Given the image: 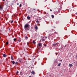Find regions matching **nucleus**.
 <instances>
[{
  "label": "nucleus",
  "mask_w": 77,
  "mask_h": 77,
  "mask_svg": "<svg viewBox=\"0 0 77 77\" xmlns=\"http://www.w3.org/2000/svg\"><path fill=\"white\" fill-rule=\"evenodd\" d=\"M29 24H26L24 26V29L26 32H27V30H30V29L29 28Z\"/></svg>",
  "instance_id": "obj_1"
},
{
  "label": "nucleus",
  "mask_w": 77,
  "mask_h": 77,
  "mask_svg": "<svg viewBox=\"0 0 77 77\" xmlns=\"http://www.w3.org/2000/svg\"><path fill=\"white\" fill-rule=\"evenodd\" d=\"M3 9V5H0V11H2Z\"/></svg>",
  "instance_id": "obj_2"
},
{
  "label": "nucleus",
  "mask_w": 77,
  "mask_h": 77,
  "mask_svg": "<svg viewBox=\"0 0 77 77\" xmlns=\"http://www.w3.org/2000/svg\"><path fill=\"white\" fill-rule=\"evenodd\" d=\"M38 48H41V43H38Z\"/></svg>",
  "instance_id": "obj_3"
},
{
  "label": "nucleus",
  "mask_w": 77,
  "mask_h": 77,
  "mask_svg": "<svg viewBox=\"0 0 77 77\" xmlns=\"http://www.w3.org/2000/svg\"><path fill=\"white\" fill-rule=\"evenodd\" d=\"M69 67H70V68L72 66V64H69Z\"/></svg>",
  "instance_id": "obj_4"
},
{
  "label": "nucleus",
  "mask_w": 77,
  "mask_h": 77,
  "mask_svg": "<svg viewBox=\"0 0 77 77\" xmlns=\"http://www.w3.org/2000/svg\"><path fill=\"white\" fill-rule=\"evenodd\" d=\"M31 72L32 73V74H33V75H35V72L34 71H32Z\"/></svg>",
  "instance_id": "obj_5"
},
{
  "label": "nucleus",
  "mask_w": 77,
  "mask_h": 77,
  "mask_svg": "<svg viewBox=\"0 0 77 77\" xmlns=\"http://www.w3.org/2000/svg\"><path fill=\"white\" fill-rule=\"evenodd\" d=\"M35 29H36V30H38V26H36L35 27Z\"/></svg>",
  "instance_id": "obj_6"
},
{
  "label": "nucleus",
  "mask_w": 77,
  "mask_h": 77,
  "mask_svg": "<svg viewBox=\"0 0 77 77\" xmlns=\"http://www.w3.org/2000/svg\"><path fill=\"white\" fill-rule=\"evenodd\" d=\"M59 44L58 43H56V45H55V46L56 47V46H59Z\"/></svg>",
  "instance_id": "obj_7"
},
{
  "label": "nucleus",
  "mask_w": 77,
  "mask_h": 77,
  "mask_svg": "<svg viewBox=\"0 0 77 77\" xmlns=\"http://www.w3.org/2000/svg\"><path fill=\"white\" fill-rule=\"evenodd\" d=\"M9 23H12L13 22H14V20H10L9 21Z\"/></svg>",
  "instance_id": "obj_8"
},
{
  "label": "nucleus",
  "mask_w": 77,
  "mask_h": 77,
  "mask_svg": "<svg viewBox=\"0 0 77 77\" xmlns=\"http://www.w3.org/2000/svg\"><path fill=\"white\" fill-rule=\"evenodd\" d=\"M27 18L28 20H30V17H29V16H28L27 17Z\"/></svg>",
  "instance_id": "obj_9"
},
{
  "label": "nucleus",
  "mask_w": 77,
  "mask_h": 77,
  "mask_svg": "<svg viewBox=\"0 0 77 77\" xmlns=\"http://www.w3.org/2000/svg\"><path fill=\"white\" fill-rule=\"evenodd\" d=\"M6 55L5 54H3V57H6Z\"/></svg>",
  "instance_id": "obj_10"
},
{
  "label": "nucleus",
  "mask_w": 77,
  "mask_h": 77,
  "mask_svg": "<svg viewBox=\"0 0 77 77\" xmlns=\"http://www.w3.org/2000/svg\"><path fill=\"white\" fill-rule=\"evenodd\" d=\"M57 62V60H56L55 61H54V63H56Z\"/></svg>",
  "instance_id": "obj_11"
},
{
  "label": "nucleus",
  "mask_w": 77,
  "mask_h": 77,
  "mask_svg": "<svg viewBox=\"0 0 77 77\" xmlns=\"http://www.w3.org/2000/svg\"><path fill=\"white\" fill-rule=\"evenodd\" d=\"M61 65V63H59V64L58 65V66H60Z\"/></svg>",
  "instance_id": "obj_12"
},
{
  "label": "nucleus",
  "mask_w": 77,
  "mask_h": 77,
  "mask_svg": "<svg viewBox=\"0 0 77 77\" xmlns=\"http://www.w3.org/2000/svg\"><path fill=\"white\" fill-rule=\"evenodd\" d=\"M12 64H13V65H14V64H15V61H12Z\"/></svg>",
  "instance_id": "obj_13"
},
{
  "label": "nucleus",
  "mask_w": 77,
  "mask_h": 77,
  "mask_svg": "<svg viewBox=\"0 0 77 77\" xmlns=\"http://www.w3.org/2000/svg\"><path fill=\"white\" fill-rule=\"evenodd\" d=\"M42 41H45V39L44 38H42Z\"/></svg>",
  "instance_id": "obj_14"
},
{
  "label": "nucleus",
  "mask_w": 77,
  "mask_h": 77,
  "mask_svg": "<svg viewBox=\"0 0 77 77\" xmlns=\"http://www.w3.org/2000/svg\"><path fill=\"white\" fill-rule=\"evenodd\" d=\"M11 60H14V58H13V57L11 56Z\"/></svg>",
  "instance_id": "obj_15"
},
{
  "label": "nucleus",
  "mask_w": 77,
  "mask_h": 77,
  "mask_svg": "<svg viewBox=\"0 0 77 77\" xmlns=\"http://www.w3.org/2000/svg\"><path fill=\"white\" fill-rule=\"evenodd\" d=\"M18 70L17 72L16 73V75H18Z\"/></svg>",
  "instance_id": "obj_16"
},
{
  "label": "nucleus",
  "mask_w": 77,
  "mask_h": 77,
  "mask_svg": "<svg viewBox=\"0 0 77 77\" xmlns=\"http://www.w3.org/2000/svg\"><path fill=\"white\" fill-rule=\"evenodd\" d=\"M51 17L53 18H54V15H52Z\"/></svg>",
  "instance_id": "obj_17"
},
{
  "label": "nucleus",
  "mask_w": 77,
  "mask_h": 77,
  "mask_svg": "<svg viewBox=\"0 0 77 77\" xmlns=\"http://www.w3.org/2000/svg\"><path fill=\"white\" fill-rule=\"evenodd\" d=\"M56 43L54 44H53V46H56Z\"/></svg>",
  "instance_id": "obj_18"
},
{
  "label": "nucleus",
  "mask_w": 77,
  "mask_h": 77,
  "mask_svg": "<svg viewBox=\"0 0 77 77\" xmlns=\"http://www.w3.org/2000/svg\"><path fill=\"white\" fill-rule=\"evenodd\" d=\"M33 43L34 44H36V42H35L34 41H33Z\"/></svg>",
  "instance_id": "obj_19"
},
{
  "label": "nucleus",
  "mask_w": 77,
  "mask_h": 77,
  "mask_svg": "<svg viewBox=\"0 0 77 77\" xmlns=\"http://www.w3.org/2000/svg\"><path fill=\"white\" fill-rule=\"evenodd\" d=\"M36 22L37 23H39V21H38V20H37L36 21Z\"/></svg>",
  "instance_id": "obj_20"
},
{
  "label": "nucleus",
  "mask_w": 77,
  "mask_h": 77,
  "mask_svg": "<svg viewBox=\"0 0 77 77\" xmlns=\"http://www.w3.org/2000/svg\"><path fill=\"white\" fill-rule=\"evenodd\" d=\"M20 75H23V72H20Z\"/></svg>",
  "instance_id": "obj_21"
},
{
  "label": "nucleus",
  "mask_w": 77,
  "mask_h": 77,
  "mask_svg": "<svg viewBox=\"0 0 77 77\" xmlns=\"http://www.w3.org/2000/svg\"><path fill=\"white\" fill-rule=\"evenodd\" d=\"M25 38H26V39H27V38H28V37H27V36H25Z\"/></svg>",
  "instance_id": "obj_22"
},
{
  "label": "nucleus",
  "mask_w": 77,
  "mask_h": 77,
  "mask_svg": "<svg viewBox=\"0 0 77 77\" xmlns=\"http://www.w3.org/2000/svg\"><path fill=\"white\" fill-rule=\"evenodd\" d=\"M16 65H17L18 64V62H16L15 63Z\"/></svg>",
  "instance_id": "obj_23"
},
{
  "label": "nucleus",
  "mask_w": 77,
  "mask_h": 77,
  "mask_svg": "<svg viewBox=\"0 0 77 77\" xmlns=\"http://www.w3.org/2000/svg\"><path fill=\"white\" fill-rule=\"evenodd\" d=\"M14 41H16V38H14Z\"/></svg>",
  "instance_id": "obj_24"
},
{
  "label": "nucleus",
  "mask_w": 77,
  "mask_h": 77,
  "mask_svg": "<svg viewBox=\"0 0 77 77\" xmlns=\"http://www.w3.org/2000/svg\"><path fill=\"white\" fill-rule=\"evenodd\" d=\"M6 45H8V42H6Z\"/></svg>",
  "instance_id": "obj_25"
},
{
  "label": "nucleus",
  "mask_w": 77,
  "mask_h": 77,
  "mask_svg": "<svg viewBox=\"0 0 77 77\" xmlns=\"http://www.w3.org/2000/svg\"><path fill=\"white\" fill-rule=\"evenodd\" d=\"M18 41L19 42H21V40L19 39L18 40Z\"/></svg>",
  "instance_id": "obj_26"
},
{
  "label": "nucleus",
  "mask_w": 77,
  "mask_h": 77,
  "mask_svg": "<svg viewBox=\"0 0 77 77\" xmlns=\"http://www.w3.org/2000/svg\"><path fill=\"white\" fill-rule=\"evenodd\" d=\"M19 62H21V61L20 60H19Z\"/></svg>",
  "instance_id": "obj_27"
},
{
  "label": "nucleus",
  "mask_w": 77,
  "mask_h": 77,
  "mask_svg": "<svg viewBox=\"0 0 77 77\" xmlns=\"http://www.w3.org/2000/svg\"><path fill=\"white\" fill-rule=\"evenodd\" d=\"M44 46H45V47H46L47 46V45L46 44H45L44 45Z\"/></svg>",
  "instance_id": "obj_28"
},
{
  "label": "nucleus",
  "mask_w": 77,
  "mask_h": 77,
  "mask_svg": "<svg viewBox=\"0 0 77 77\" xmlns=\"http://www.w3.org/2000/svg\"><path fill=\"white\" fill-rule=\"evenodd\" d=\"M20 7H21V4H20Z\"/></svg>",
  "instance_id": "obj_29"
},
{
  "label": "nucleus",
  "mask_w": 77,
  "mask_h": 77,
  "mask_svg": "<svg viewBox=\"0 0 77 77\" xmlns=\"http://www.w3.org/2000/svg\"><path fill=\"white\" fill-rule=\"evenodd\" d=\"M35 10V11H36V10L35 9H34V8H33V11H34Z\"/></svg>",
  "instance_id": "obj_30"
},
{
  "label": "nucleus",
  "mask_w": 77,
  "mask_h": 77,
  "mask_svg": "<svg viewBox=\"0 0 77 77\" xmlns=\"http://www.w3.org/2000/svg\"><path fill=\"white\" fill-rule=\"evenodd\" d=\"M27 44L28 45H29V43L28 42L27 43Z\"/></svg>",
  "instance_id": "obj_31"
},
{
  "label": "nucleus",
  "mask_w": 77,
  "mask_h": 77,
  "mask_svg": "<svg viewBox=\"0 0 77 77\" xmlns=\"http://www.w3.org/2000/svg\"><path fill=\"white\" fill-rule=\"evenodd\" d=\"M50 11H51H51H52V10L50 9Z\"/></svg>",
  "instance_id": "obj_32"
},
{
  "label": "nucleus",
  "mask_w": 77,
  "mask_h": 77,
  "mask_svg": "<svg viewBox=\"0 0 77 77\" xmlns=\"http://www.w3.org/2000/svg\"><path fill=\"white\" fill-rule=\"evenodd\" d=\"M76 57L77 58V55H76Z\"/></svg>",
  "instance_id": "obj_33"
},
{
  "label": "nucleus",
  "mask_w": 77,
  "mask_h": 77,
  "mask_svg": "<svg viewBox=\"0 0 77 77\" xmlns=\"http://www.w3.org/2000/svg\"><path fill=\"white\" fill-rule=\"evenodd\" d=\"M60 62H62V60H60Z\"/></svg>",
  "instance_id": "obj_34"
},
{
  "label": "nucleus",
  "mask_w": 77,
  "mask_h": 77,
  "mask_svg": "<svg viewBox=\"0 0 77 77\" xmlns=\"http://www.w3.org/2000/svg\"><path fill=\"white\" fill-rule=\"evenodd\" d=\"M45 38L47 39V37H45Z\"/></svg>",
  "instance_id": "obj_35"
},
{
  "label": "nucleus",
  "mask_w": 77,
  "mask_h": 77,
  "mask_svg": "<svg viewBox=\"0 0 77 77\" xmlns=\"http://www.w3.org/2000/svg\"><path fill=\"white\" fill-rule=\"evenodd\" d=\"M17 5H19V4L18 3H17Z\"/></svg>",
  "instance_id": "obj_36"
},
{
  "label": "nucleus",
  "mask_w": 77,
  "mask_h": 77,
  "mask_svg": "<svg viewBox=\"0 0 77 77\" xmlns=\"http://www.w3.org/2000/svg\"><path fill=\"white\" fill-rule=\"evenodd\" d=\"M3 1H5V0H2Z\"/></svg>",
  "instance_id": "obj_37"
},
{
  "label": "nucleus",
  "mask_w": 77,
  "mask_h": 77,
  "mask_svg": "<svg viewBox=\"0 0 77 77\" xmlns=\"http://www.w3.org/2000/svg\"><path fill=\"white\" fill-rule=\"evenodd\" d=\"M66 45H65V47H66Z\"/></svg>",
  "instance_id": "obj_38"
},
{
  "label": "nucleus",
  "mask_w": 77,
  "mask_h": 77,
  "mask_svg": "<svg viewBox=\"0 0 77 77\" xmlns=\"http://www.w3.org/2000/svg\"><path fill=\"white\" fill-rule=\"evenodd\" d=\"M29 77H32L30 76H29Z\"/></svg>",
  "instance_id": "obj_39"
},
{
  "label": "nucleus",
  "mask_w": 77,
  "mask_h": 77,
  "mask_svg": "<svg viewBox=\"0 0 77 77\" xmlns=\"http://www.w3.org/2000/svg\"><path fill=\"white\" fill-rule=\"evenodd\" d=\"M0 38H1V37H0Z\"/></svg>",
  "instance_id": "obj_40"
},
{
  "label": "nucleus",
  "mask_w": 77,
  "mask_h": 77,
  "mask_svg": "<svg viewBox=\"0 0 77 77\" xmlns=\"http://www.w3.org/2000/svg\"><path fill=\"white\" fill-rule=\"evenodd\" d=\"M74 62V63H75V62Z\"/></svg>",
  "instance_id": "obj_41"
}]
</instances>
